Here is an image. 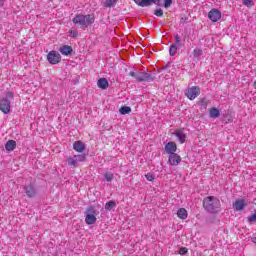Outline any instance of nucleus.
I'll return each mask as SVG.
<instances>
[{
  "label": "nucleus",
  "instance_id": "f257e3e1",
  "mask_svg": "<svg viewBox=\"0 0 256 256\" xmlns=\"http://www.w3.org/2000/svg\"><path fill=\"white\" fill-rule=\"evenodd\" d=\"M203 207L208 213H221V201L215 196L204 198Z\"/></svg>",
  "mask_w": 256,
  "mask_h": 256
},
{
  "label": "nucleus",
  "instance_id": "f03ea898",
  "mask_svg": "<svg viewBox=\"0 0 256 256\" xmlns=\"http://www.w3.org/2000/svg\"><path fill=\"white\" fill-rule=\"evenodd\" d=\"M72 23H74V25H78L79 27H89V25H93V23H95V16L91 14H76L72 19Z\"/></svg>",
  "mask_w": 256,
  "mask_h": 256
},
{
  "label": "nucleus",
  "instance_id": "7ed1b4c3",
  "mask_svg": "<svg viewBox=\"0 0 256 256\" xmlns=\"http://www.w3.org/2000/svg\"><path fill=\"white\" fill-rule=\"evenodd\" d=\"M11 101H13L12 92L6 93V97L0 101V111L7 115L11 112Z\"/></svg>",
  "mask_w": 256,
  "mask_h": 256
},
{
  "label": "nucleus",
  "instance_id": "20e7f679",
  "mask_svg": "<svg viewBox=\"0 0 256 256\" xmlns=\"http://www.w3.org/2000/svg\"><path fill=\"white\" fill-rule=\"evenodd\" d=\"M85 223L87 225H95L97 223V210L95 207L90 206L86 209Z\"/></svg>",
  "mask_w": 256,
  "mask_h": 256
},
{
  "label": "nucleus",
  "instance_id": "39448f33",
  "mask_svg": "<svg viewBox=\"0 0 256 256\" xmlns=\"http://www.w3.org/2000/svg\"><path fill=\"white\" fill-rule=\"evenodd\" d=\"M130 76L134 77V79L136 81H140V82H149V81H153V75H151V73H147V72H130Z\"/></svg>",
  "mask_w": 256,
  "mask_h": 256
},
{
  "label": "nucleus",
  "instance_id": "423d86ee",
  "mask_svg": "<svg viewBox=\"0 0 256 256\" xmlns=\"http://www.w3.org/2000/svg\"><path fill=\"white\" fill-rule=\"evenodd\" d=\"M47 61L50 63V65H57L61 63V54L55 50H52L47 55Z\"/></svg>",
  "mask_w": 256,
  "mask_h": 256
},
{
  "label": "nucleus",
  "instance_id": "0eeeda50",
  "mask_svg": "<svg viewBox=\"0 0 256 256\" xmlns=\"http://www.w3.org/2000/svg\"><path fill=\"white\" fill-rule=\"evenodd\" d=\"M185 95L190 99V101H193V99H197V97L201 95V89L197 86L190 87L186 90Z\"/></svg>",
  "mask_w": 256,
  "mask_h": 256
},
{
  "label": "nucleus",
  "instance_id": "6e6552de",
  "mask_svg": "<svg viewBox=\"0 0 256 256\" xmlns=\"http://www.w3.org/2000/svg\"><path fill=\"white\" fill-rule=\"evenodd\" d=\"M208 19H210V21H212L213 23H217V21L221 19V10L217 8H213L212 10H210L208 12Z\"/></svg>",
  "mask_w": 256,
  "mask_h": 256
},
{
  "label": "nucleus",
  "instance_id": "1a4fd4ad",
  "mask_svg": "<svg viewBox=\"0 0 256 256\" xmlns=\"http://www.w3.org/2000/svg\"><path fill=\"white\" fill-rule=\"evenodd\" d=\"M168 163L169 165H172L173 167H177L179 163H181V156L179 154H170L168 157Z\"/></svg>",
  "mask_w": 256,
  "mask_h": 256
},
{
  "label": "nucleus",
  "instance_id": "9d476101",
  "mask_svg": "<svg viewBox=\"0 0 256 256\" xmlns=\"http://www.w3.org/2000/svg\"><path fill=\"white\" fill-rule=\"evenodd\" d=\"M247 207V200L238 199L233 203V208L235 211H243Z\"/></svg>",
  "mask_w": 256,
  "mask_h": 256
},
{
  "label": "nucleus",
  "instance_id": "9b49d317",
  "mask_svg": "<svg viewBox=\"0 0 256 256\" xmlns=\"http://www.w3.org/2000/svg\"><path fill=\"white\" fill-rule=\"evenodd\" d=\"M165 151L168 155H174L177 152V144L175 142H168L165 145Z\"/></svg>",
  "mask_w": 256,
  "mask_h": 256
},
{
  "label": "nucleus",
  "instance_id": "f8f14e48",
  "mask_svg": "<svg viewBox=\"0 0 256 256\" xmlns=\"http://www.w3.org/2000/svg\"><path fill=\"white\" fill-rule=\"evenodd\" d=\"M24 190H25L27 197H29V198H33V197H35V195H37V190L35 189V187L32 184L25 186Z\"/></svg>",
  "mask_w": 256,
  "mask_h": 256
},
{
  "label": "nucleus",
  "instance_id": "ddd939ff",
  "mask_svg": "<svg viewBox=\"0 0 256 256\" xmlns=\"http://www.w3.org/2000/svg\"><path fill=\"white\" fill-rule=\"evenodd\" d=\"M134 3L139 7H151V5L155 4V0H134Z\"/></svg>",
  "mask_w": 256,
  "mask_h": 256
},
{
  "label": "nucleus",
  "instance_id": "4468645a",
  "mask_svg": "<svg viewBox=\"0 0 256 256\" xmlns=\"http://www.w3.org/2000/svg\"><path fill=\"white\" fill-rule=\"evenodd\" d=\"M174 135L177 137L179 143L181 144L185 143V140L187 139V135H185L183 130L181 129L175 130Z\"/></svg>",
  "mask_w": 256,
  "mask_h": 256
},
{
  "label": "nucleus",
  "instance_id": "2eb2a0df",
  "mask_svg": "<svg viewBox=\"0 0 256 256\" xmlns=\"http://www.w3.org/2000/svg\"><path fill=\"white\" fill-rule=\"evenodd\" d=\"M173 4V0H154V5H158V7H164L169 9V6Z\"/></svg>",
  "mask_w": 256,
  "mask_h": 256
},
{
  "label": "nucleus",
  "instance_id": "dca6fc26",
  "mask_svg": "<svg viewBox=\"0 0 256 256\" xmlns=\"http://www.w3.org/2000/svg\"><path fill=\"white\" fill-rule=\"evenodd\" d=\"M59 53H61V55H71V53H73V48L69 45H63L59 48Z\"/></svg>",
  "mask_w": 256,
  "mask_h": 256
},
{
  "label": "nucleus",
  "instance_id": "f3484780",
  "mask_svg": "<svg viewBox=\"0 0 256 256\" xmlns=\"http://www.w3.org/2000/svg\"><path fill=\"white\" fill-rule=\"evenodd\" d=\"M74 151H77V153H83L85 151V144L81 141H76L73 144Z\"/></svg>",
  "mask_w": 256,
  "mask_h": 256
},
{
  "label": "nucleus",
  "instance_id": "a211bd4d",
  "mask_svg": "<svg viewBox=\"0 0 256 256\" xmlns=\"http://www.w3.org/2000/svg\"><path fill=\"white\" fill-rule=\"evenodd\" d=\"M97 85L99 89H107V87H109V81H107L106 78H100L97 81Z\"/></svg>",
  "mask_w": 256,
  "mask_h": 256
},
{
  "label": "nucleus",
  "instance_id": "6ab92c4d",
  "mask_svg": "<svg viewBox=\"0 0 256 256\" xmlns=\"http://www.w3.org/2000/svg\"><path fill=\"white\" fill-rule=\"evenodd\" d=\"M15 147H17V142H15V140H9L5 144L6 151H14Z\"/></svg>",
  "mask_w": 256,
  "mask_h": 256
},
{
  "label": "nucleus",
  "instance_id": "aec40b11",
  "mask_svg": "<svg viewBox=\"0 0 256 256\" xmlns=\"http://www.w3.org/2000/svg\"><path fill=\"white\" fill-rule=\"evenodd\" d=\"M219 115H221V111H219V109L214 107L209 110V117H211V119H217Z\"/></svg>",
  "mask_w": 256,
  "mask_h": 256
},
{
  "label": "nucleus",
  "instance_id": "412c9836",
  "mask_svg": "<svg viewBox=\"0 0 256 256\" xmlns=\"http://www.w3.org/2000/svg\"><path fill=\"white\" fill-rule=\"evenodd\" d=\"M188 213H187V210L185 208H180L178 211H177V217L179 219H182V220H185L187 219L188 217Z\"/></svg>",
  "mask_w": 256,
  "mask_h": 256
},
{
  "label": "nucleus",
  "instance_id": "4be33fe9",
  "mask_svg": "<svg viewBox=\"0 0 256 256\" xmlns=\"http://www.w3.org/2000/svg\"><path fill=\"white\" fill-rule=\"evenodd\" d=\"M178 49H179V46H177V44H171L169 49V55L171 57H175V55H177Z\"/></svg>",
  "mask_w": 256,
  "mask_h": 256
},
{
  "label": "nucleus",
  "instance_id": "5701e85b",
  "mask_svg": "<svg viewBox=\"0 0 256 256\" xmlns=\"http://www.w3.org/2000/svg\"><path fill=\"white\" fill-rule=\"evenodd\" d=\"M117 207V203L115 201H109L105 204L106 211H111V209H115Z\"/></svg>",
  "mask_w": 256,
  "mask_h": 256
},
{
  "label": "nucleus",
  "instance_id": "b1692460",
  "mask_svg": "<svg viewBox=\"0 0 256 256\" xmlns=\"http://www.w3.org/2000/svg\"><path fill=\"white\" fill-rule=\"evenodd\" d=\"M193 57H195L196 59H199V57H201V55H203V50L201 48H195L192 52Z\"/></svg>",
  "mask_w": 256,
  "mask_h": 256
},
{
  "label": "nucleus",
  "instance_id": "393cba45",
  "mask_svg": "<svg viewBox=\"0 0 256 256\" xmlns=\"http://www.w3.org/2000/svg\"><path fill=\"white\" fill-rule=\"evenodd\" d=\"M67 163L68 165H70V167H77V159L75 158V156L69 157L67 159Z\"/></svg>",
  "mask_w": 256,
  "mask_h": 256
},
{
  "label": "nucleus",
  "instance_id": "a878e982",
  "mask_svg": "<svg viewBox=\"0 0 256 256\" xmlns=\"http://www.w3.org/2000/svg\"><path fill=\"white\" fill-rule=\"evenodd\" d=\"M117 5V0H105L104 1V7H115Z\"/></svg>",
  "mask_w": 256,
  "mask_h": 256
},
{
  "label": "nucleus",
  "instance_id": "bb28decb",
  "mask_svg": "<svg viewBox=\"0 0 256 256\" xmlns=\"http://www.w3.org/2000/svg\"><path fill=\"white\" fill-rule=\"evenodd\" d=\"M120 114L121 115H128V113H131V107L129 106H123L120 108Z\"/></svg>",
  "mask_w": 256,
  "mask_h": 256
},
{
  "label": "nucleus",
  "instance_id": "cd10ccee",
  "mask_svg": "<svg viewBox=\"0 0 256 256\" xmlns=\"http://www.w3.org/2000/svg\"><path fill=\"white\" fill-rule=\"evenodd\" d=\"M74 158H76V161L78 163H81V162L85 161L87 156L85 154H78V155H74Z\"/></svg>",
  "mask_w": 256,
  "mask_h": 256
},
{
  "label": "nucleus",
  "instance_id": "c85d7f7f",
  "mask_svg": "<svg viewBox=\"0 0 256 256\" xmlns=\"http://www.w3.org/2000/svg\"><path fill=\"white\" fill-rule=\"evenodd\" d=\"M104 179H106L107 183H111V181H113V173L111 172L105 173Z\"/></svg>",
  "mask_w": 256,
  "mask_h": 256
},
{
  "label": "nucleus",
  "instance_id": "c756f323",
  "mask_svg": "<svg viewBox=\"0 0 256 256\" xmlns=\"http://www.w3.org/2000/svg\"><path fill=\"white\" fill-rule=\"evenodd\" d=\"M209 102L205 99V98H202L200 101H199V105L200 107H202V109H207V104Z\"/></svg>",
  "mask_w": 256,
  "mask_h": 256
},
{
  "label": "nucleus",
  "instance_id": "7c9ffc66",
  "mask_svg": "<svg viewBox=\"0 0 256 256\" xmlns=\"http://www.w3.org/2000/svg\"><path fill=\"white\" fill-rule=\"evenodd\" d=\"M174 39H175V43L174 45L178 46V47H181V36H179V34H176L174 36Z\"/></svg>",
  "mask_w": 256,
  "mask_h": 256
},
{
  "label": "nucleus",
  "instance_id": "2f4dec72",
  "mask_svg": "<svg viewBox=\"0 0 256 256\" xmlns=\"http://www.w3.org/2000/svg\"><path fill=\"white\" fill-rule=\"evenodd\" d=\"M147 181H154L155 180V175H153L152 173H147L145 175Z\"/></svg>",
  "mask_w": 256,
  "mask_h": 256
},
{
  "label": "nucleus",
  "instance_id": "473e14b6",
  "mask_svg": "<svg viewBox=\"0 0 256 256\" xmlns=\"http://www.w3.org/2000/svg\"><path fill=\"white\" fill-rule=\"evenodd\" d=\"M249 223H256V214H252L248 217Z\"/></svg>",
  "mask_w": 256,
  "mask_h": 256
},
{
  "label": "nucleus",
  "instance_id": "72a5a7b5",
  "mask_svg": "<svg viewBox=\"0 0 256 256\" xmlns=\"http://www.w3.org/2000/svg\"><path fill=\"white\" fill-rule=\"evenodd\" d=\"M243 5L251 7L253 5V0H243Z\"/></svg>",
  "mask_w": 256,
  "mask_h": 256
},
{
  "label": "nucleus",
  "instance_id": "f704fd0d",
  "mask_svg": "<svg viewBox=\"0 0 256 256\" xmlns=\"http://www.w3.org/2000/svg\"><path fill=\"white\" fill-rule=\"evenodd\" d=\"M154 15H156V17H163V10L162 9L155 10Z\"/></svg>",
  "mask_w": 256,
  "mask_h": 256
},
{
  "label": "nucleus",
  "instance_id": "c9c22d12",
  "mask_svg": "<svg viewBox=\"0 0 256 256\" xmlns=\"http://www.w3.org/2000/svg\"><path fill=\"white\" fill-rule=\"evenodd\" d=\"M188 250L186 247H182L179 249V255H187Z\"/></svg>",
  "mask_w": 256,
  "mask_h": 256
},
{
  "label": "nucleus",
  "instance_id": "e433bc0d",
  "mask_svg": "<svg viewBox=\"0 0 256 256\" xmlns=\"http://www.w3.org/2000/svg\"><path fill=\"white\" fill-rule=\"evenodd\" d=\"M70 37H77L79 32L77 30H70L69 31Z\"/></svg>",
  "mask_w": 256,
  "mask_h": 256
},
{
  "label": "nucleus",
  "instance_id": "4c0bfd02",
  "mask_svg": "<svg viewBox=\"0 0 256 256\" xmlns=\"http://www.w3.org/2000/svg\"><path fill=\"white\" fill-rule=\"evenodd\" d=\"M3 0H0V7H3Z\"/></svg>",
  "mask_w": 256,
  "mask_h": 256
},
{
  "label": "nucleus",
  "instance_id": "58836bf2",
  "mask_svg": "<svg viewBox=\"0 0 256 256\" xmlns=\"http://www.w3.org/2000/svg\"><path fill=\"white\" fill-rule=\"evenodd\" d=\"M252 241L256 244V237L252 238Z\"/></svg>",
  "mask_w": 256,
  "mask_h": 256
},
{
  "label": "nucleus",
  "instance_id": "ea45409f",
  "mask_svg": "<svg viewBox=\"0 0 256 256\" xmlns=\"http://www.w3.org/2000/svg\"><path fill=\"white\" fill-rule=\"evenodd\" d=\"M254 87H255V89H256V80L254 81Z\"/></svg>",
  "mask_w": 256,
  "mask_h": 256
}]
</instances>
